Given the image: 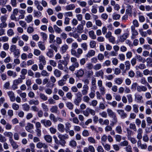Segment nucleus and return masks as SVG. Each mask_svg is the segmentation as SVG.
I'll list each match as a JSON object with an SVG mask.
<instances>
[{"label":"nucleus","instance_id":"1","mask_svg":"<svg viewBox=\"0 0 152 152\" xmlns=\"http://www.w3.org/2000/svg\"><path fill=\"white\" fill-rule=\"evenodd\" d=\"M64 60H60L58 62V68L59 69L64 70L68 64L69 57L67 56Z\"/></svg>","mask_w":152,"mask_h":152},{"label":"nucleus","instance_id":"2","mask_svg":"<svg viewBox=\"0 0 152 152\" xmlns=\"http://www.w3.org/2000/svg\"><path fill=\"white\" fill-rule=\"evenodd\" d=\"M58 137L60 141H61V145L62 146H64L66 143L65 140L69 138V135L67 134H59L58 135Z\"/></svg>","mask_w":152,"mask_h":152},{"label":"nucleus","instance_id":"3","mask_svg":"<svg viewBox=\"0 0 152 152\" xmlns=\"http://www.w3.org/2000/svg\"><path fill=\"white\" fill-rule=\"evenodd\" d=\"M131 30L132 33L131 39H133L136 38V36L138 35V33L135 29L134 26H131Z\"/></svg>","mask_w":152,"mask_h":152},{"label":"nucleus","instance_id":"4","mask_svg":"<svg viewBox=\"0 0 152 152\" xmlns=\"http://www.w3.org/2000/svg\"><path fill=\"white\" fill-rule=\"evenodd\" d=\"M117 112L122 119L126 118L127 116V114L125 113L124 111L123 110H117Z\"/></svg>","mask_w":152,"mask_h":152},{"label":"nucleus","instance_id":"5","mask_svg":"<svg viewBox=\"0 0 152 152\" xmlns=\"http://www.w3.org/2000/svg\"><path fill=\"white\" fill-rule=\"evenodd\" d=\"M71 62L72 63V65L75 66L76 68L78 67L80 65L78 62L77 59L75 57H72L70 58Z\"/></svg>","mask_w":152,"mask_h":152},{"label":"nucleus","instance_id":"6","mask_svg":"<svg viewBox=\"0 0 152 152\" xmlns=\"http://www.w3.org/2000/svg\"><path fill=\"white\" fill-rule=\"evenodd\" d=\"M41 122L46 127H50L52 125V122L49 120H42L41 121Z\"/></svg>","mask_w":152,"mask_h":152},{"label":"nucleus","instance_id":"7","mask_svg":"<svg viewBox=\"0 0 152 152\" xmlns=\"http://www.w3.org/2000/svg\"><path fill=\"white\" fill-rule=\"evenodd\" d=\"M108 116L112 118H114L116 117L115 113L110 108H108L107 110Z\"/></svg>","mask_w":152,"mask_h":152},{"label":"nucleus","instance_id":"8","mask_svg":"<svg viewBox=\"0 0 152 152\" xmlns=\"http://www.w3.org/2000/svg\"><path fill=\"white\" fill-rule=\"evenodd\" d=\"M11 101L14 102L15 100V97L14 93L12 91H9L7 92Z\"/></svg>","mask_w":152,"mask_h":152},{"label":"nucleus","instance_id":"9","mask_svg":"<svg viewBox=\"0 0 152 152\" xmlns=\"http://www.w3.org/2000/svg\"><path fill=\"white\" fill-rule=\"evenodd\" d=\"M46 54L49 58H51L54 56V51L52 49L48 48L47 49Z\"/></svg>","mask_w":152,"mask_h":152},{"label":"nucleus","instance_id":"10","mask_svg":"<svg viewBox=\"0 0 152 152\" xmlns=\"http://www.w3.org/2000/svg\"><path fill=\"white\" fill-rule=\"evenodd\" d=\"M129 34L125 33L120 36L119 38V41L121 42H124L127 38L129 36Z\"/></svg>","mask_w":152,"mask_h":152},{"label":"nucleus","instance_id":"11","mask_svg":"<svg viewBox=\"0 0 152 152\" xmlns=\"http://www.w3.org/2000/svg\"><path fill=\"white\" fill-rule=\"evenodd\" d=\"M84 74V71L83 70L81 69L77 71V72L75 74L76 76L78 78L82 77Z\"/></svg>","mask_w":152,"mask_h":152},{"label":"nucleus","instance_id":"12","mask_svg":"<svg viewBox=\"0 0 152 152\" xmlns=\"http://www.w3.org/2000/svg\"><path fill=\"white\" fill-rule=\"evenodd\" d=\"M36 146L39 149L41 148H42L46 149L48 148V146L45 143L40 142L37 144Z\"/></svg>","mask_w":152,"mask_h":152},{"label":"nucleus","instance_id":"13","mask_svg":"<svg viewBox=\"0 0 152 152\" xmlns=\"http://www.w3.org/2000/svg\"><path fill=\"white\" fill-rule=\"evenodd\" d=\"M137 91L139 92L141 91L145 92L147 90V88L145 86H138L137 89Z\"/></svg>","mask_w":152,"mask_h":152},{"label":"nucleus","instance_id":"14","mask_svg":"<svg viewBox=\"0 0 152 152\" xmlns=\"http://www.w3.org/2000/svg\"><path fill=\"white\" fill-rule=\"evenodd\" d=\"M58 69H55L53 72L54 75L56 77H60L62 75V72Z\"/></svg>","mask_w":152,"mask_h":152},{"label":"nucleus","instance_id":"15","mask_svg":"<svg viewBox=\"0 0 152 152\" xmlns=\"http://www.w3.org/2000/svg\"><path fill=\"white\" fill-rule=\"evenodd\" d=\"M68 48L69 47L66 44H64L61 48V52L62 54L64 53L68 49Z\"/></svg>","mask_w":152,"mask_h":152},{"label":"nucleus","instance_id":"16","mask_svg":"<svg viewBox=\"0 0 152 152\" xmlns=\"http://www.w3.org/2000/svg\"><path fill=\"white\" fill-rule=\"evenodd\" d=\"M95 54V51L92 50H91L88 51L86 56L87 58H90L94 56Z\"/></svg>","mask_w":152,"mask_h":152},{"label":"nucleus","instance_id":"17","mask_svg":"<svg viewBox=\"0 0 152 152\" xmlns=\"http://www.w3.org/2000/svg\"><path fill=\"white\" fill-rule=\"evenodd\" d=\"M34 4L38 10L42 11L43 10V7L40 5L39 1L37 0H35L34 2Z\"/></svg>","mask_w":152,"mask_h":152},{"label":"nucleus","instance_id":"18","mask_svg":"<svg viewBox=\"0 0 152 152\" xmlns=\"http://www.w3.org/2000/svg\"><path fill=\"white\" fill-rule=\"evenodd\" d=\"M137 138L139 140H140L142 138V129L140 128H139L137 131Z\"/></svg>","mask_w":152,"mask_h":152},{"label":"nucleus","instance_id":"19","mask_svg":"<svg viewBox=\"0 0 152 152\" xmlns=\"http://www.w3.org/2000/svg\"><path fill=\"white\" fill-rule=\"evenodd\" d=\"M44 139L45 141L48 143H51L52 141V136L50 135L47 134L44 136Z\"/></svg>","mask_w":152,"mask_h":152},{"label":"nucleus","instance_id":"20","mask_svg":"<svg viewBox=\"0 0 152 152\" xmlns=\"http://www.w3.org/2000/svg\"><path fill=\"white\" fill-rule=\"evenodd\" d=\"M38 46L39 48L42 50H44L45 49V45L44 43L42 41L39 42L38 43Z\"/></svg>","mask_w":152,"mask_h":152},{"label":"nucleus","instance_id":"21","mask_svg":"<svg viewBox=\"0 0 152 152\" xmlns=\"http://www.w3.org/2000/svg\"><path fill=\"white\" fill-rule=\"evenodd\" d=\"M135 99L137 102H140L142 99V96L140 95L137 94H135L134 95Z\"/></svg>","mask_w":152,"mask_h":152},{"label":"nucleus","instance_id":"22","mask_svg":"<svg viewBox=\"0 0 152 152\" xmlns=\"http://www.w3.org/2000/svg\"><path fill=\"white\" fill-rule=\"evenodd\" d=\"M50 110L52 113L57 114L59 113L58 107L56 105L52 106L50 108Z\"/></svg>","mask_w":152,"mask_h":152},{"label":"nucleus","instance_id":"23","mask_svg":"<svg viewBox=\"0 0 152 152\" xmlns=\"http://www.w3.org/2000/svg\"><path fill=\"white\" fill-rule=\"evenodd\" d=\"M4 134L5 136L9 137V141L13 140L12 137L13 134L12 132H5L4 133Z\"/></svg>","mask_w":152,"mask_h":152},{"label":"nucleus","instance_id":"24","mask_svg":"<svg viewBox=\"0 0 152 152\" xmlns=\"http://www.w3.org/2000/svg\"><path fill=\"white\" fill-rule=\"evenodd\" d=\"M38 59L40 63L43 64L44 65H45L46 63V61L45 60V57L42 55L39 56Z\"/></svg>","mask_w":152,"mask_h":152},{"label":"nucleus","instance_id":"25","mask_svg":"<svg viewBox=\"0 0 152 152\" xmlns=\"http://www.w3.org/2000/svg\"><path fill=\"white\" fill-rule=\"evenodd\" d=\"M7 75L9 76H12L13 77H15L17 75V73L11 70H9L7 72Z\"/></svg>","mask_w":152,"mask_h":152},{"label":"nucleus","instance_id":"26","mask_svg":"<svg viewBox=\"0 0 152 152\" xmlns=\"http://www.w3.org/2000/svg\"><path fill=\"white\" fill-rule=\"evenodd\" d=\"M58 129L59 132H64L65 130L64 125L61 124H58Z\"/></svg>","mask_w":152,"mask_h":152},{"label":"nucleus","instance_id":"27","mask_svg":"<svg viewBox=\"0 0 152 152\" xmlns=\"http://www.w3.org/2000/svg\"><path fill=\"white\" fill-rule=\"evenodd\" d=\"M124 79L122 77L117 78L115 80V82L118 85H120L123 82Z\"/></svg>","mask_w":152,"mask_h":152},{"label":"nucleus","instance_id":"28","mask_svg":"<svg viewBox=\"0 0 152 152\" xmlns=\"http://www.w3.org/2000/svg\"><path fill=\"white\" fill-rule=\"evenodd\" d=\"M29 104L30 105H37L39 104V102L38 100H35L34 99L30 100L28 102Z\"/></svg>","mask_w":152,"mask_h":152},{"label":"nucleus","instance_id":"29","mask_svg":"<svg viewBox=\"0 0 152 152\" xmlns=\"http://www.w3.org/2000/svg\"><path fill=\"white\" fill-rule=\"evenodd\" d=\"M88 34L89 37L93 39H96V36L95 34L94 31H90L88 32Z\"/></svg>","mask_w":152,"mask_h":152},{"label":"nucleus","instance_id":"30","mask_svg":"<svg viewBox=\"0 0 152 152\" xmlns=\"http://www.w3.org/2000/svg\"><path fill=\"white\" fill-rule=\"evenodd\" d=\"M75 7L74 4H70L67 5L65 7V9L66 10H74Z\"/></svg>","mask_w":152,"mask_h":152},{"label":"nucleus","instance_id":"31","mask_svg":"<svg viewBox=\"0 0 152 152\" xmlns=\"http://www.w3.org/2000/svg\"><path fill=\"white\" fill-rule=\"evenodd\" d=\"M10 142L13 149H16L18 148V145L17 144L16 142L13 139L10 141Z\"/></svg>","mask_w":152,"mask_h":152},{"label":"nucleus","instance_id":"32","mask_svg":"<svg viewBox=\"0 0 152 152\" xmlns=\"http://www.w3.org/2000/svg\"><path fill=\"white\" fill-rule=\"evenodd\" d=\"M104 74V72L102 70L96 72L95 73V75L96 77L101 76L102 78H103Z\"/></svg>","mask_w":152,"mask_h":152},{"label":"nucleus","instance_id":"33","mask_svg":"<svg viewBox=\"0 0 152 152\" xmlns=\"http://www.w3.org/2000/svg\"><path fill=\"white\" fill-rule=\"evenodd\" d=\"M39 97L43 101H46L48 100V98L44 94L40 93L39 94Z\"/></svg>","mask_w":152,"mask_h":152},{"label":"nucleus","instance_id":"34","mask_svg":"<svg viewBox=\"0 0 152 152\" xmlns=\"http://www.w3.org/2000/svg\"><path fill=\"white\" fill-rule=\"evenodd\" d=\"M84 29V27L80 25H79L77 27V32L80 34L83 32Z\"/></svg>","mask_w":152,"mask_h":152},{"label":"nucleus","instance_id":"35","mask_svg":"<svg viewBox=\"0 0 152 152\" xmlns=\"http://www.w3.org/2000/svg\"><path fill=\"white\" fill-rule=\"evenodd\" d=\"M53 28L55 32L58 34H60L62 31L61 29L56 25H53Z\"/></svg>","mask_w":152,"mask_h":152},{"label":"nucleus","instance_id":"36","mask_svg":"<svg viewBox=\"0 0 152 152\" xmlns=\"http://www.w3.org/2000/svg\"><path fill=\"white\" fill-rule=\"evenodd\" d=\"M143 74L145 75H152V70H149L148 69H145L143 71Z\"/></svg>","mask_w":152,"mask_h":152},{"label":"nucleus","instance_id":"37","mask_svg":"<svg viewBox=\"0 0 152 152\" xmlns=\"http://www.w3.org/2000/svg\"><path fill=\"white\" fill-rule=\"evenodd\" d=\"M33 20V17L31 15H29L27 16L25 18V20L27 23H29L31 22Z\"/></svg>","mask_w":152,"mask_h":152},{"label":"nucleus","instance_id":"38","mask_svg":"<svg viewBox=\"0 0 152 152\" xmlns=\"http://www.w3.org/2000/svg\"><path fill=\"white\" fill-rule=\"evenodd\" d=\"M77 58H80L83 53V50L81 48H78L77 50Z\"/></svg>","mask_w":152,"mask_h":152},{"label":"nucleus","instance_id":"39","mask_svg":"<svg viewBox=\"0 0 152 152\" xmlns=\"http://www.w3.org/2000/svg\"><path fill=\"white\" fill-rule=\"evenodd\" d=\"M41 107L44 112H47L49 110V108L48 106L44 103L41 104Z\"/></svg>","mask_w":152,"mask_h":152},{"label":"nucleus","instance_id":"40","mask_svg":"<svg viewBox=\"0 0 152 152\" xmlns=\"http://www.w3.org/2000/svg\"><path fill=\"white\" fill-rule=\"evenodd\" d=\"M11 52H13L14 56L15 57H18L20 54L19 50L16 49V50H13Z\"/></svg>","mask_w":152,"mask_h":152},{"label":"nucleus","instance_id":"41","mask_svg":"<svg viewBox=\"0 0 152 152\" xmlns=\"http://www.w3.org/2000/svg\"><path fill=\"white\" fill-rule=\"evenodd\" d=\"M136 68L137 70H138L139 69H143L146 68V66L144 64H141L137 66H136Z\"/></svg>","mask_w":152,"mask_h":152},{"label":"nucleus","instance_id":"42","mask_svg":"<svg viewBox=\"0 0 152 152\" xmlns=\"http://www.w3.org/2000/svg\"><path fill=\"white\" fill-rule=\"evenodd\" d=\"M102 67V65L101 64H97L94 65L93 66V69L96 71L100 69Z\"/></svg>","mask_w":152,"mask_h":152},{"label":"nucleus","instance_id":"43","mask_svg":"<svg viewBox=\"0 0 152 152\" xmlns=\"http://www.w3.org/2000/svg\"><path fill=\"white\" fill-rule=\"evenodd\" d=\"M115 130L117 133L119 134H121L122 132V128L120 126H118L116 127Z\"/></svg>","mask_w":152,"mask_h":152},{"label":"nucleus","instance_id":"44","mask_svg":"<svg viewBox=\"0 0 152 152\" xmlns=\"http://www.w3.org/2000/svg\"><path fill=\"white\" fill-rule=\"evenodd\" d=\"M102 145L103 146L104 149L107 151H109L111 148L110 145L107 144H105L104 143H102Z\"/></svg>","mask_w":152,"mask_h":152},{"label":"nucleus","instance_id":"45","mask_svg":"<svg viewBox=\"0 0 152 152\" xmlns=\"http://www.w3.org/2000/svg\"><path fill=\"white\" fill-rule=\"evenodd\" d=\"M33 125L31 123H29L26 126V130L28 132H30L31 129L33 128Z\"/></svg>","mask_w":152,"mask_h":152},{"label":"nucleus","instance_id":"46","mask_svg":"<svg viewBox=\"0 0 152 152\" xmlns=\"http://www.w3.org/2000/svg\"><path fill=\"white\" fill-rule=\"evenodd\" d=\"M34 17L39 18L42 15V13L41 12L36 10H34Z\"/></svg>","mask_w":152,"mask_h":152},{"label":"nucleus","instance_id":"47","mask_svg":"<svg viewBox=\"0 0 152 152\" xmlns=\"http://www.w3.org/2000/svg\"><path fill=\"white\" fill-rule=\"evenodd\" d=\"M19 24L23 28H26L27 26L26 23L24 21L20 20L19 22Z\"/></svg>","mask_w":152,"mask_h":152},{"label":"nucleus","instance_id":"48","mask_svg":"<svg viewBox=\"0 0 152 152\" xmlns=\"http://www.w3.org/2000/svg\"><path fill=\"white\" fill-rule=\"evenodd\" d=\"M20 96L21 97L22 100L25 102L27 100V99L26 98V94L25 92H23L20 94Z\"/></svg>","mask_w":152,"mask_h":152},{"label":"nucleus","instance_id":"49","mask_svg":"<svg viewBox=\"0 0 152 152\" xmlns=\"http://www.w3.org/2000/svg\"><path fill=\"white\" fill-rule=\"evenodd\" d=\"M40 36L42 37L43 41H45L48 38V35L45 33L41 32L40 33Z\"/></svg>","mask_w":152,"mask_h":152},{"label":"nucleus","instance_id":"50","mask_svg":"<svg viewBox=\"0 0 152 152\" xmlns=\"http://www.w3.org/2000/svg\"><path fill=\"white\" fill-rule=\"evenodd\" d=\"M125 64L126 66V70H128L130 69L131 64L129 61H127L125 62Z\"/></svg>","mask_w":152,"mask_h":152},{"label":"nucleus","instance_id":"51","mask_svg":"<svg viewBox=\"0 0 152 152\" xmlns=\"http://www.w3.org/2000/svg\"><path fill=\"white\" fill-rule=\"evenodd\" d=\"M113 118V121H111V123L110 125L112 126H113L118 123V120L117 117Z\"/></svg>","mask_w":152,"mask_h":152},{"label":"nucleus","instance_id":"52","mask_svg":"<svg viewBox=\"0 0 152 152\" xmlns=\"http://www.w3.org/2000/svg\"><path fill=\"white\" fill-rule=\"evenodd\" d=\"M23 110L26 111H28L30 109V106L27 104H25L22 105Z\"/></svg>","mask_w":152,"mask_h":152},{"label":"nucleus","instance_id":"53","mask_svg":"<svg viewBox=\"0 0 152 152\" xmlns=\"http://www.w3.org/2000/svg\"><path fill=\"white\" fill-rule=\"evenodd\" d=\"M133 110L135 113H137L139 112L138 105L136 104H134L133 105Z\"/></svg>","mask_w":152,"mask_h":152},{"label":"nucleus","instance_id":"54","mask_svg":"<svg viewBox=\"0 0 152 152\" xmlns=\"http://www.w3.org/2000/svg\"><path fill=\"white\" fill-rule=\"evenodd\" d=\"M22 79L20 78H19L17 79L14 80L13 83L18 85V84L22 83Z\"/></svg>","mask_w":152,"mask_h":152},{"label":"nucleus","instance_id":"55","mask_svg":"<svg viewBox=\"0 0 152 152\" xmlns=\"http://www.w3.org/2000/svg\"><path fill=\"white\" fill-rule=\"evenodd\" d=\"M82 100V99L76 98L74 100V103L76 105L78 106Z\"/></svg>","mask_w":152,"mask_h":152},{"label":"nucleus","instance_id":"56","mask_svg":"<svg viewBox=\"0 0 152 152\" xmlns=\"http://www.w3.org/2000/svg\"><path fill=\"white\" fill-rule=\"evenodd\" d=\"M127 9L126 10V12L128 14H131L132 12V7L129 5H128L127 7Z\"/></svg>","mask_w":152,"mask_h":152},{"label":"nucleus","instance_id":"57","mask_svg":"<svg viewBox=\"0 0 152 152\" xmlns=\"http://www.w3.org/2000/svg\"><path fill=\"white\" fill-rule=\"evenodd\" d=\"M69 145L72 147H75L77 145L76 142L74 140H72L69 142Z\"/></svg>","mask_w":152,"mask_h":152},{"label":"nucleus","instance_id":"58","mask_svg":"<svg viewBox=\"0 0 152 152\" xmlns=\"http://www.w3.org/2000/svg\"><path fill=\"white\" fill-rule=\"evenodd\" d=\"M7 34L10 37L13 35L14 34V33L13 30L12 29L10 28L7 31Z\"/></svg>","mask_w":152,"mask_h":152},{"label":"nucleus","instance_id":"59","mask_svg":"<svg viewBox=\"0 0 152 152\" xmlns=\"http://www.w3.org/2000/svg\"><path fill=\"white\" fill-rule=\"evenodd\" d=\"M41 51L37 49H34V50L33 53L34 54L37 56H40L41 54Z\"/></svg>","mask_w":152,"mask_h":152},{"label":"nucleus","instance_id":"60","mask_svg":"<svg viewBox=\"0 0 152 152\" xmlns=\"http://www.w3.org/2000/svg\"><path fill=\"white\" fill-rule=\"evenodd\" d=\"M128 139L133 144H135L137 142V140L136 138L133 137H131L128 138Z\"/></svg>","mask_w":152,"mask_h":152},{"label":"nucleus","instance_id":"61","mask_svg":"<svg viewBox=\"0 0 152 152\" xmlns=\"http://www.w3.org/2000/svg\"><path fill=\"white\" fill-rule=\"evenodd\" d=\"M88 141L91 143L95 144L96 142V140L92 137H89L88 138Z\"/></svg>","mask_w":152,"mask_h":152},{"label":"nucleus","instance_id":"62","mask_svg":"<svg viewBox=\"0 0 152 152\" xmlns=\"http://www.w3.org/2000/svg\"><path fill=\"white\" fill-rule=\"evenodd\" d=\"M88 45L86 43L84 42L81 44V47L84 50L86 51L88 49Z\"/></svg>","mask_w":152,"mask_h":152},{"label":"nucleus","instance_id":"63","mask_svg":"<svg viewBox=\"0 0 152 152\" xmlns=\"http://www.w3.org/2000/svg\"><path fill=\"white\" fill-rule=\"evenodd\" d=\"M66 107L70 110H72L74 107V105L71 102H68L66 104Z\"/></svg>","mask_w":152,"mask_h":152},{"label":"nucleus","instance_id":"64","mask_svg":"<svg viewBox=\"0 0 152 152\" xmlns=\"http://www.w3.org/2000/svg\"><path fill=\"white\" fill-rule=\"evenodd\" d=\"M12 108L15 110H18L19 108V105L15 103H13L12 105Z\"/></svg>","mask_w":152,"mask_h":152}]
</instances>
